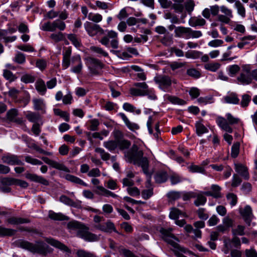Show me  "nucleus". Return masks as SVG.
<instances>
[{
	"mask_svg": "<svg viewBox=\"0 0 257 257\" xmlns=\"http://www.w3.org/2000/svg\"><path fill=\"white\" fill-rule=\"evenodd\" d=\"M181 196V192L178 191H170L167 194L168 198L172 200H177L180 198Z\"/></svg>",
	"mask_w": 257,
	"mask_h": 257,
	"instance_id": "obj_58",
	"label": "nucleus"
},
{
	"mask_svg": "<svg viewBox=\"0 0 257 257\" xmlns=\"http://www.w3.org/2000/svg\"><path fill=\"white\" fill-rule=\"evenodd\" d=\"M71 62L72 64H76L77 65L71 67V71L76 74L81 73L83 68V64L80 55H77L72 57Z\"/></svg>",
	"mask_w": 257,
	"mask_h": 257,
	"instance_id": "obj_14",
	"label": "nucleus"
},
{
	"mask_svg": "<svg viewBox=\"0 0 257 257\" xmlns=\"http://www.w3.org/2000/svg\"><path fill=\"white\" fill-rule=\"evenodd\" d=\"M118 143L115 141H108L103 142V146L110 152L114 151L117 147Z\"/></svg>",
	"mask_w": 257,
	"mask_h": 257,
	"instance_id": "obj_35",
	"label": "nucleus"
},
{
	"mask_svg": "<svg viewBox=\"0 0 257 257\" xmlns=\"http://www.w3.org/2000/svg\"><path fill=\"white\" fill-rule=\"evenodd\" d=\"M251 100V96L247 94H243L242 96V99L240 102V105L242 107H246L248 105Z\"/></svg>",
	"mask_w": 257,
	"mask_h": 257,
	"instance_id": "obj_55",
	"label": "nucleus"
},
{
	"mask_svg": "<svg viewBox=\"0 0 257 257\" xmlns=\"http://www.w3.org/2000/svg\"><path fill=\"white\" fill-rule=\"evenodd\" d=\"M86 64L92 75H100L99 70L104 67V64L98 59L89 57L86 58Z\"/></svg>",
	"mask_w": 257,
	"mask_h": 257,
	"instance_id": "obj_4",
	"label": "nucleus"
},
{
	"mask_svg": "<svg viewBox=\"0 0 257 257\" xmlns=\"http://www.w3.org/2000/svg\"><path fill=\"white\" fill-rule=\"evenodd\" d=\"M47 242L51 245L60 248V249L65 251L68 252L69 251V249L66 245L61 243L59 241L55 240L53 238H47Z\"/></svg>",
	"mask_w": 257,
	"mask_h": 257,
	"instance_id": "obj_25",
	"label": "nucleus"
},
{
	"mask_svg": "<svg viewBox=\"0 0 257 257\" xmlns=\"http://www.w3.org/2000/svg\"><path fill=\"white\" fill-rule=\"evenodd\" d=\"M94 227L102 231L111 233L112 231L117 232L114 224L110 220H108L104 223H98L94 225Z\"/></svg>",
	"mask_w": 257,
	"mask_h": 257,
	"instance_id": "obj_13",
	"label": "nucleus"
},
{
	"mask_svg": "<svg viewBox=\"0 0 257 257\" xmlns=\"http://www.w3.org/2000/svg\"><path fill=\"white\" fill-rule=\"evenodd\" d=\"M67 38L75 47H78L80 46V43L77 39L76 35L73 34H68Z\"/></svg>",
	"mask_w": 257,
	"mask_h": 257,
	"instance_id": "obj_60",
	"label": "nucleus"
},
{
	"mask_svg": "<svg viewBox=\"0 0 257 257\" xmlns=\"http://www.w3.org/2000/svg\"><path fill=\"white\" fill-rule=\"evenodd\" d=\"M226 116L227 119L223 117L218 116L216 119V122L222 130L229 133H231L233 130L229 126V124H236L239 122V119L234 117L229 113H227Z\"/></svg>",
	"mask_w": 257,
	"mask_h": 257,
	"instance_id": "obj_2",
	"label": "nucleus"
},
{
	"mask_svg": "<svg viewBox=\"0 0 257 257\" xmlns=\"http://www.w3.org/2000/svg\"><path fill=\"white\" fill-rule=\"evenodd\" d=\"M212 192L214 195V198H219L222 197L220 191L221 187L217 185H212L211 187Z\"/></svg>",
	"mask_w": 257,
	"mask_h": 257,
	"instance_id": "obj_46",
	"label": "nucleus"
},
{
	"mask_svg": "<svg viewBox=\"0 0 257 257\" xmlns=\"http://www.w3.org/2000/svg\"><path fill=\"white\" fill-rule=\"evenodd\" d=\"M90 50L93 52L100 54L104 57H107L108 56V54L106 52L99 47L93 46L90 47Z\"/></svg>",
	"mask_w": 257,
	"mask_h": 257,
	"instance_id": "obj_53",
	"label": "nucleus"
},
{
	"mask_svg": "<svg viewBox=\"0 0 257 257\" xmlns=\"http://www.w3.org/2000/svg\"><path fill=\"white\" fill-rule=\"evenodd\" d=\"M206 24V21L200 16L191 17L189 20V24L190 26L195 27L196 26H203Z\"/></svg>",
	"mask_w": 257,
	"mask_h": 257,
	"instance_id": "obj_22",
	"label": "nucleus"
},
{
	"mask_svg": "<svg viewBox=\"0 0 257 257\" xmlns=\"http://www.w3.org/2000/svg\"><path fill=\"white\" fill-rule=\"evenodd\" d=\"M66 28L65 23L59 20H56L51 23L50 22L44 23L41 28V29L45 31L54 32L56 29L60 31H63Z\"/></svg>",
	"mask_w": 257,
	"mask_h": 257,
	"instance_id": "obj_7",
	"label": "nucleus"
},
{
	"mask_svg": "<svg viewBox=\"0 0 257 257\" xmlns=\"http://www.w3.org/2000/svg\"><path fill=\"white\" fill-rule=\"evenodd\" d=\"M194 196L195 198H196V199L194 201V204L196 206H199L200 205H203L206 202V198L204 195H203V192H194Z\"/></svg>",
	"mask_w": 257,
	"mask_h": 257,
	"instance_id": "obj_24",
	"label": "nucleus"
},
{
	"mask_svg": "<svg viewBox=\"0 0 257 257\" xmlns=\"http://www.w3.org/2000/svg\"><path fill=\"white\" fill-rule=\"evenodd\" d=\"M77 255L78 257H97L95 254L85 251L83 250H79L77 252Z\"/></svg>",
	"mask_w": 257,
	"mask_h": 257,
	"instance_id": "obj_64",
	"label": "nucleus"
},
{
	"mask_svg": "<svg viewBox=\"0 0 257 257\" xmlns=\"http://www.w3.org/2000/svg\"><path fill=\"white\" fill-rule=\"evenodd\" d=\"M84 27L88 35L90 37L95 36L97 34L101 35L104 34V30L99 25L87 21L84 24Z\"/></svg>",
	"mask_w": 257,
	"mask_h": 257,
	"instance_id": "obj_8",
	"label": "nucleus"
},
{
	"mask_svg": "<svg viewBox=\"0 0 257 257\" xmlns=\"http://www.w3.org/2000/svg\"><path fill=\"white\" fill-rule=\"evenodd\" d=\"M242 182L240 177L237 174H234L232 177L231 186L236 187L239 186Z\"/></svg>",
	"mask_w": 257,
	"mask_h": 257,
	"instance_id": "obj_61",
	"label": "nucleus"
},
{
	"mask_svg": "<svg viewBox=\"0 0 257 257\" xmlns=\"http://www.w3.org/2000/svg\"><path fill=\"white\" fill-rule=\"evenodd\" d=\"M55 114L57 115H59L61 117L63 118L65 121H69V114L66 112L61 110L59 109H54Z\"/></svg>",
	"mask_w": 257,
	"mask_h": 257,
	"instance_id": "obj_50",
	"label": "nucleus"
},
{
	"mask_svg": "<svg viewBox=\"0 0 257 257\" xmlns=\"http://www.w3.org/2000/svg\"><path fill=\"white\" fill-rule=\"evenodd\" d=\"M105 32H107L106 36L102 37L100 42L105 47H109L110 42V46L113 49H117L118 48L117 33L112 30H106Z\"/></svg>",
	"mask_w": 257,
	"mask_h": 257,
	"instance_id": "obj_3",
	"label": "nucleus"
},
{
	"mask_svg": "<svg viewBox=\"0 0 257 257\" xmlns=\"http://www.w3.org/2000/svg\"><path fill=\"white\" fill-rule=\"evenodd\" d=\"M8 222L12 224H20L29 223L30 220L27 218L12 217L8 219Z\"/></svg>",
	"mask_w": 257,
	"mask_h": 257,
	"instance_id": "obj_30",
	"label": "nucleus"
},
{
	"mask_svg": "<svg viewBox=\"0 0 257 257\" xmlns=\"http://www.w3.org/2000/svg\"><path fill=\"white\" fill-rule=\"evenodd\" d=\"M89 125L88 129L91 131H95L98 130V126L99 125V122L97 119L94 118L89 120Z\"/></svg>",
	"mask_w": 257,
	"mask_h": 257,
	"instance_id": "obj_42",
	"label": "nucleus"
},
{
	"mask_svg": "<svg viewBox=\"0 0 257 257\" xmlns=\"http://www.w3.org/2000/svg\"><path fill=\"white\" fill-rule=\"evenodd\" d=\"M155 180L156 183H162L167 180V174L165 172H159L155 175Z\"/></svg>",
	"mask_w": 257,
	"mask_h": 257,
	"instance_id": "obj_32",
	"label": "nucleus"
},
{
	"mask_svg": "<svg viewBox=\"0 0 257 257\" xmlns=\"http://www.w3.org/2000/svg\"><path fill=\"white\" fill-rule=\"evenodd\" d=\"M190 28L179 26L175 28V36L177 38H185L188 39Z\"/></svg>",
	"mask_w": 257,
	"mask_h": 257,
	"instance_id": "obj_17",
	"label": "nucleus"
},
{
	"mask_svg": "<svg viewBox=\"0 0 257 257\" xmlns=\"http://www.w3.org/2000/svg\"><path fill=\"white\" fill-rule=\"evenodd\" d=\"M34 108L36 110H41L43 113L45 112V104L42 99L34 98L33 99Z\"/></svg>",
	"mask_w": 257,
	"mask_h": 257,
	"instance_id": "obj_26",
	"label": "nucleus"
},
{
	"mask_svg": "<svg viewBox=\"0 0 257 257\" xmlns=\"http://www.w3.org/2000/svg\"><path fill=\"white\" fill-rule=\"evenodd\" d=\"M1 183L2 185L10 186L15 185L16 179L10 177H5L1 180Z\"/></svg>",
	"mask_w": 257,
	"mask_h": 257,
	"instance_id": "obj_48",
	"label": "nucleus"
},
{
	"mask_svg": "<svg viewBox=\"0 0 257 257\" xmlns=\"http://www.w3.org/2000/svg\"><path fill=\"white\" fill-rule=\"evenodd\" d=\"M25 175L27 179L32 181L39 183L45 186H48L49 184V181L42 176L29 173H26Z\"/></svg>",
	"mask_w": 257,
	"mask_h": 257,
	"instance_id": "obj_16",
	"label": "nucleus"
},
{
	"mask_svg": "<svg viewBox=\"0 0 257 257\" xmlns=\"http://www.w3.org/2000/svg\"><path fill=\"white\" fill-rule=\"evenodd\" d=\"M15 233V230L0 226V236H11Z\"/></svg>",
	"mask_w": 257,
	"mask_h": 257,
	"instance_id": "obj_52",
	"label": "nucleus"
},
{
	"mask_svg": "<svg viewBox=\"0 0 257 257\" xmlns=\"http://www.w3.org/2000/svg\"><path fill=\"white\" fill-rule=\"evenodd\" d=\"M59 200L61 202L64 203L67 205L76 208H79L81 206V202L80 201H77L76 202H75L65 195L61 196L60 197Z\"/></svg>",
	"mask_w": 257,
	"mask_h": 257,
	"instance_id": "obj_20",
	"label": "nucleus"
},
{
	"mask_svg": "<svg viewBox=\"0 0 257 257\" xmlns=\"http://www.w3.org/2000/svg\"><path fill=\"white\" fill-rule=\"evenodd\" d=\"M237 80L243 84H248L251 82V72L248 67H244L243 68L242 72L237 77Z\"/></svg>",
	"mask_w": 257,
	"mask_h": 257,
	"instance_id": "obj_12",
	"label": "nucleus"
},
{
	"mask_svg": "<svg viewBox=\"0 0 257 257\" xmlns=\"http://www.w3.org/2000/svg\"><path fill=\"white\" fill-rule=\"evenodd\" d=\"M95 151L96 153L100 154L101 158L104 161H107L110 159V155L106 152L104 150L100 148H96L95 149Z\"/></svg>",
	"mask_w": 257,
	"mask_h": 257,
	"instance_id": "obj_41",
	"label": "nucleus"
},
{
	"mask_svg": "<svg viewBox=\"0 0 257 257\" xmlns=\"http://www.w3.org/2000/svg\"><path fill=\"white\" fill-rule=\"evenodd\" d=\"M224 101L227 103H232L237 104L239 102V99L238 98L237 95L235 93H231L228 95L224 97Z\"/></svg>",
	"mask_w": 257,
	"mask_h": 257,
	"instance_id": "obj_27",
	"label": "nucleus"
},
{
	"mask_svg": "<svg viewBox=\"0 0 257 257\" xmlns=\"http://www.w3.org/2000/svg\"><path fill=\"white\" fill-rule=\"evenodd\" d=\"M50 38L55 42L57 43L65 40V35L62 32L53 33L50 35Z\"/></svg>",
	"mask_w": 257,
	"mask_h": 257,
	"instance_id": "obj_36",
	"label": "nucleus"
},
{
	"mask_svg": "<svg viewBox=\"0 0 257 257\" xmlns=\"http://www.w3.org/2000/svg\"><path fill=\"white\" fill-rule=\"evenodd\" d=\"M168 99L173 104L179 105H184L186 104L185 100L175 96H168Z\"/></svg>",
	"mask_w": 257,
	"mask_h": 257,
	"instance_id": "obj_51",
	"label": "nucleus"
},
{
	"mask_svg": "<svg viewBox=\"0 0 257 257\" xmlns=\"http://www.w3.org/2000/svg\"><path fill=\"white\" fill-rule=\"evenodd\" d=\"M97 189L100 191V192H97V194L99 195H103L106 197L111 196L114 198H117L118 197V195L113 193L111 191L107 190L102 186H97Z\"/></svg>",
	"mask_w": 257,
	"mask_h": 257,
	"instance_id": "obj_29",
	"label": "nucleus"
},
{
	"mask_svg": "<svg viewBox=\"0 0 257 257\" xmlns=\"http://www.w3.org/2000/svg\"><path fill=\"white\" fill-rule=\"evenodd\" d=\"M21 80L25 83H33L35 80V77L30 74H25L21 78Z\"/></svg>",
	"mask_w": 257,
	"mask_h": 257,
	"instance_id": "obj_54",
	"label": "nucleus"
},
{
	"mask_svg": "<svg viewBox=\"0 0 257 257\" xmlns=\"http://www.w3.org/2000/svg\"><path fill=\"white\" fill-rule=\"evenodd\" d=\"M118 115L121 117L124 122L126 126L131 131H135L139 128V126L137 123L131 122L126 116L123 113H119Z\"/></svg>",
	"mask_w": 257,
	"mask_h": 257,
	"instance_id": "obj_23",
	"label": "nucleus"
},
{
	"mask_svg": "<svg viewBox=\"0 0 257 257\" xmlns=\"http://www.w3.org/2000/svg\"><path fill=\"white\" fill-rule=\"evenodd\" d=\"M77 236L87 241H96L98 240L99 237L89 231V228L84 224L77 231Z\"/></svg>",
	"mask_w": 257,
	"mask_h": 257,
	"instance_id": "obj_6",
	"label": "nucleus"
},
{
	"mask_svg": "<svg viewBox=\"0 0 257 257\" xmlns=\"http://www.w3.org/2000/svg\"><path fill=\"white\" fill-rule=\"evenodd\" d=\"M196 133L198 136H201L202 134L208 132V129L200 121H197L195 123Z\"/></svg>",
	"mask_w": 257,
	"mask_h": 257,
	"instance_id": "obj_34",
	"label": "nucleus"
},
{
	"mask_svg": "<svg viewBox=\"0 0 257 257\" xmlns=\"http://www.w3.org/2000/svg\"><path fill=\"white\" fill-rule=\"evenodd\" d=\"M82 224V223H81L80 222H79L77 221L73 220V221L69 222L67 223V226L68 229L70 230V231H77L79 229V228H80V227H81Z\"/></svg>",
	"mask_w": 257,
	"mask_h": 257,
	"instance_id": "obj_33",
	"label": "nucleus"
},
{
	"mask_svg": "<svg viewBox=\"0 0 257 257\" xmlns=\"http://www.w3.org/2000/svg\"><path fill=\"white\" fill-rule=\"evenodd\" d=\"M170 179L172 185L178 184L183 180L182 178L177 174H173L170 176Z\"/></svg>",
	"mask_w": 257,
	"mask_h": 257,
	"instance_id": "obj_59",
	"label": "nucleus"
},
{
	"mask_svg": "<svg viewBox=\"0 0 257 257\" xmlns=\"http://www.w3.org/2000/svg\"><path fill=\"white\" fill-rule=\"evenodd\" d=\"M4 77L10 82L14 81L17 77L9 70L5 69L3 71Z\"/></svg>",
	"mask_w": 257,
	"mask_h": 257,
	"instance_id": "obj_40",
	"label": "nucleus"
},
{
	"mask_svg": "<svg viewBox=\"0 0 257 257\" xmlns=\"http://www.w3.org/2000/svg\"><path fill=\"white\" fill-rule=\"evenodd\" d=\"M88 19L90 21H91L95 23H97L102 21V17L99 14H94L92 13H90L88 15Z\"/></svg>",
	"mask_w": 257,
	"mask_h": 257,
	"instance_id": "obj_43",
	"label": "nucleus"
},
{
	"mask_svg": "<svg viewBox=\"0 0 257 257\" xmlns=\"http://www.w3.org/2000/svg\"><path fill=\"white\" fill-rule=\"evenodd\" d=\"M235 6L237 10L238 14L242 17L244 18L245 16V10L243 5L238 1L235 2Z\"/></svg>",
	"mask_w": 257,
	"mask_h": 257,
	"instance_id": "obj_47",
	"label": "nucleus"
},
{
	"mask_svg": "<svg viewBox=\"0 0 257 257\" xmlns=\"http://www.w3.org/2000/svg\"><path fill=\"white\" fill-rule=\"evenodd\" d=\"M235 170L244 180H247L249 178V175L247 167L242 164H235Z\"/></svg>",
	"mask_w": 257,
	"mask_h": 257,
	"instance_id": "obj_18",
	"label": "nucleus"
},
{
	"mask_svg": "<svg viewBox=\"0 0 257 257\" xmlns=\"http://www.w3.org/2000/svg\"><path fill=\"white\" fill-rule=\"evenodd\" d=\"M37 90L41 94L44 95L46 91V87L45 82L42 79H39L35 84Z\"/></svg>",
	"mask_w": 257,
	"mask_h": 257,
	"instance_id": "obj_31",
	"label": "nucleus"
},
{
	"mask_svg": "<svg viewBox=\"0 0 257 257\" xmlns=\"http://www.w3.org/2000/svg\"><path fill=\"white\" fill-rule=\"evenodd\" d=\"M18 114V110L15 108H12L7 112V117L9 120L11 121H16V117Z\"/></svg>",
	"mask_w": 257,
	"mask_h": 257,
	"instance_id": "obj_37",
	"label": "nucleus"
},
{
	"mask_svg": "<svg viewBox=\"0 0 257 257\" xmlns=\"http://www.w3.org/2000/svg\"><path fill=\"white\" fill-rule=\"evenodd\" d=\"M14 61L18 64H23L26 61L25 55L21 52H18L14 58Z\"/></svg>",
	"mask_w": 257,
	"mask_h": 257,
	"instance_id": "obj_56",
	"label": "nucleus"
},
{
	"mask_svg": "<svg viewBox=\"0 0 257 257\" xmlns=\"http://www.w3.org/2000/svg\"><path fill=\"white\" fill-rule=\"evenodd\" d=\"M181 213V211L178 209L172 208L170 211L169 216L171 219H176L179 217V216Z\"/></svg>",
	"mask_w": 257,
	"mask_h": 257,
	"instance_id": "obj_63",
	"label": "nucleus"
},
{
	"mask_svg": "<svg viewBox=\"0 0 257 257\" xmlns=\"http://www.w3.org/2000/svg\"><path fill=\"white\" fill-rule=\"evenodd\" d=\"M1 159L4 163L10 165H23L24 164L18 156L11 154L3 155Z\"/></svg>",
	"mask_w": 257,
	"mask_h": 257,
	"instance_id": "obj_11",
	"label": "nucleus"
},
{
	"mask_svg": "<svg viewBox=\"0 0 257 257\" xmlns=\"http://www.w3.org/2000/svg\"><path fill=\"white\" fill-rule=\"evenodd\" d=\"M155 82L159 86V88L164 91L171 85L172 81L169 76L165 75H160L154 78Z\"/></svg>",
	"mask_w": 257,
	"mask_h": 257,
	"instance_id": "obj_9",
	"label": "nucleus"
},
{
	"mask_svg": "<svg viewBox=\"0 0 257 257\" xmlns=\"http://www.w3.org/2000/svg\"><path fill=\"white\" fill-rule=\"evenodd\" d=\"M26 117L30 121L35 123L40 118L39 114L35 112H29Z\"/></svg>",
	"mask_w": 257,
	"mask_h": 257,
	"instance_id": "obj_57",
	"label": "nucleus"
},
{
	"mask_svg": "<svg viewBox=\"0 0 257 257\" xmlns=\"http://www.w3.org/2000/svg\"><path fill=\"white\" fill-rule=\"evenodd\" d=\"M117 142L118 143L117 147L121 150L128 149L131 145L130 141L126 140H118Z\"/></svg>",
	"mask_w": 257,
	"mask_h": 257,
	"instance_id": "obj_44",
	"label": "nucleus"
},
{
	"mask_svg": "<svg viewBox=\"0 0 257 257\" xmlns=\"http://www.w3.org/2000/svg\"><path fill=\"white\" fill-rule=\"evenodd\" d=\"M239 144L238 143L234 144L231 147V157L235 158L239 153Z\"/></svg>",
	"mask_w": 257,
	"mask_h": 257,
	"instance_id": "obj_62",
	"label": "nucleus"
},
{
	"mask_svg": "<svg viewBox=\"0 0 257 257\" xmlns=\"http://www.w3.org/2000/svg\"><path fill=\"white\" fill-rule=\"evenodd\" d=\"M18 244L21 247L27 249L33 253L46 254L47 252L48 246L43 241H37L33 244L26 240H20Z\"/></svg>",
	"mask_w": 257,
	"mask_h": 257,
	"instance_id": "obj_1",
	"label": "nucleus"
},
{
	"mask_svg": "<svg viewBox=\"0 0 257 257\" xmlns=\"http://www.w3.org/2000/svg\"><path fill=\"white\" fill-rule=\"evenodd\" d=\"M65 179L72 183L79 184L84 186H87V184L79 178L70 174H67L65 177Z\"/></svg>",
	"mask_w": 257,
	"mask_h": 257,
	"instance_id": "obj_28",
	"label": "nucleus"
},
{
	"mask_svg": "<svg viewBox=\"0 0 257 257\" xmlns=\"http://www.w3.org/2000/svg\"><path fill=\"white\" fill-rule=\"evenodd\" d=\"M144 155L143 151L139 150L137 145H133L125 155L130 163H133L134 164L138 162L139 160Z\"/></svg>",
	"mask_w": 257,
	"mask_h": 257,
	"instance_id": "obj_5",
	"label": "nucleus"
},
{
	"mask_svg": "<svg viewBox=\"0 0 257 257\" xmlns=\"http://www.w3.org/2000/svg\"><path fill=\"white\" fill-rule=\"evenodd\" d=\"M137 88H132L130 93L134 96H144L145 92L149 89L148 85L145 82H137L134 84Z\"/></svg>",
	"mask_w": 257,
	"mask_h": 257,
	"instance_id": "obj_10",
	"label": "nucleus"
},
{
	"mask_svg": "<svg viewBox=\"0 0 257 257\" xmlns=\"http://www.w3.org/2000/svg\"><path fill=\"white\" fill-rule=\"evenodd\" d=\"M41 159L46 164L50 165L52 167L58 169L59 170H62L66 172H69V169L66 167L65 165L59 163L56 161L51 160L49 159L48 158L46 157H43L41 158Z\"/></svg>",
	"mask_w": 257,
	"mask_h": 257,
	"instance_id": "obj_15",
	"label": "nucleus"
},
{
	"mask_svg": "<svg viewBox=\"0 0 257 257\" xmlns=\"http://www.w3.org/2000/svg\"><path fill=\"white\" fill-rule=\"evenodd\" d=\"M240 213L246 223L249 225L253 216L251 207L248 205L246 206L244 208L240 211Z\"/></svg>",
	"mask_w": 257,
	"mask_h": 257,
	"instance_id": "obj_19",
	"label": "nucleus"
},
{
	"mask_svg": "<svg viewBox=\"0 0 257 257\" xmlns=\"http://www.w3.org/2000/svg\"><path fill=\"white\" fill-rule=\"evenodd\" d=\"M195 6V4L193 0H187L184 3L185 10L189 15H191L194 10Z\"/></svg>",
	"mask_w": 257,
	"mask_h": 257,
	"instance_id": "obj_39",
	"label": "nucleus"
},
{
	"mask_svg": "<svg viewBox=\"0 0 257 257\" xmlns=\"http://www.w3.org/2000/svg\"><path fill=\"white\" fill-rule=\"evenodd\" d=\"M220 67V64L218 63H207L204 65L205 69L212 72L216 71Z\"/></svg>",
	"mask_w": 257,
	"mask_h": 257,
	"instance_id": "obj_45",
	"label": "nucleus"
},
{
	"mask_svg": "<svg viewBox=\"0 0 257 257\" xmlns=\"http://www.w3.org/2000/svg\"><path fill=\"white\" fill-rule=\"evenodd\" d=\"M185 57L188 58L197 59L202 55V53L198 51H188L185 53Z\"/></svg>",
	"mask_w": 257,
	"mask_h": 257,
	"instance_id": "obj_38",
	"label": "nucleus"
},
{
	"mask_svg": "<svg viewBox=\"0 0 257 257\" xmlns=\"http://www.w3.org/2000/svg\"><path fill=\"white\" fill-rule=\"evenodd\" d=\"M48 217L52 220L58 221L68 220L69 218L62 213H56L52 210L49 211Z\"/></svg>",
	"mask_w": 257,
	"mask_h": 257,
	"instance_id": "obj_21",
	"label": "nucleus"
},
{
	"mask_svg": "<svg viewBox=\"0 0 257 257\" xmlns=\"http://www.w3.org/2000/svg\"><path fill=\"white\" fill-rule=\"evenodd\" d=\"M187 74L195 79L199 78L201 76V73L195 68L188 69L187 70Z\"/></svg>",
	"mask_w": 257,
	"mask_h": 257,
	"instance_id": "obj_49",
	"label": "nucleus"
}]
</instances>
